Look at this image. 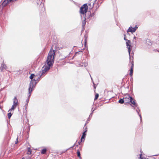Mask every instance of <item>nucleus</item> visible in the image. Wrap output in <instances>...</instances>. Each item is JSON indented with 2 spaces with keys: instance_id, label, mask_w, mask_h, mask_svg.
<instances>
[{
  "instance_id": "obj_9",
  "label": "nucleus",
  "mask_w": 159,
  "mask_h": 159,
  "mask_svg": "<svg viewBox=\"0 0 159 159\" xmlns=\"http://www.w3.org/2000/svg\"><path fill=\"white\" fill-rule=\"evenodd\" d=\"M87 130L86 129L83 133L82 136L81 138V141H82V139H84V138L85 137V136L86 135V132L87 131Z\"/></svg>"
},
{
  "instance_id": "obj_24",
  "label": "nucleus",
  "mask_w": 159,
  "mask_h": 159,
  "mask_svg": "<svg viewBox=\"0 0 159 159\" xmlns=\"http://www.w3.org/2000/svg\"><path fill=\"white\" fill-rule=\"evenodd\" d=\"M17 142H18V141H16V142L15 144H16V143H17Z\"/></svg>"
},
{
  "instance_id": "obj_12",
  "label": "nucleus",
  "mask_w": 159,
  "mask_h": 159,
  "mask_svg": "<svg viewBox=\"0 0 159 159\" xmlns=\"http://www.w3.org/2000/svg\"><path fill=\"white\" fill-rule=\"evenodd\" d=\"M35 76L33 74H32L31 75H30V78L31 79V80H33V79L34 78H35Z\"/></svg>"
},
{
  "instance_id": "obj_5",
  "label": "nucleus",
  "mask_w": 159,
  "mask_h": 159,
  "mask_svg": "<svg viewBox=\"0 0 159 159\" xmlns=\"http://www.w3.org/2000/svg\"><path fill=\"white\" fill-rule=\"evenodd\" d=\"M137 28L138 27L136 25L134 28H132L131 27H130L129 28L127 32H130L131 33H133L136 31Z\"/></svg>"
},
{
  "instance_id": "obj_6",
  "label": "nucleus",
  "mask_w": 159,
  "mask_h": 159,
  "mask_svg": "<svg viewBox=\"0 0 159 159\" xmlns=\"http://www.w3.org/2000/svg\"><path fill=\"white\" fill-rule=\"evenodd\" d=\"M18 103V100L16 97H15L13 99V105L17 106Z\"/></svg>"
},
{
  "instance_id": "obj_18",
  "label": "nucleus",
  "mask_w": 159,
  "mask_h": 159,
  "mask_svg": "<svg viewBox=\"0 0 159 159\" xmlns=\"http://www.w3.org/2000/svg\"><path fill=\"white\" fill-rule=\"evenodd\" d=\"M85 18L84 19V21H83L82 22V26H84L85 25Z\"/></svg>"
},
{
  "instance_id": "obj_21",
  "label": "nucleus",
  "mask_w": 159,
  "mask_h": 159,
  "mask_svg": "<svg viewBox=\"0 0 159 159\" xmlns=\"http://www.w3.org/2000/svg\"><path fill=\"white\" fill-rule=\"evenodd\" d=\"M126 37V35L125 34H124V39L125 40H127V39H126L125 38Z\"/></svg>"
},
{
  "instance_id": "obj_2",
  "label": "nucleus",
  "mask_w": 159,
  "mask_h": 159,
  "mask_svg": "<svg viewBox=\"0 0 159 159\" xmlns=\"http://www.w3.org/2000/svg\"><path fill=\"white\" fill-rule=\"evenodd\" d=\"M125 103H129L131 102L134 106L137 107V105L135 103V100L129 94H126L124 96Z\"/></svg>"
},
{
  "instance_id": "obj_14",
  "label": "nucleus",
  "mask_w": 159,
  "mask_h": 159,
  "mask_svg": "<svg viewBox=\"0 0 159 159\" xmlns=\"http://www.w3.org/2000/svg\"><path fill=\"white\" fill-rule=\"evenodd\" d=\"M28 92H29V96H28V99L26 100V102H27V103H28V102H29V98H30V96L31 95V93H29V91H28Z\"/></svg>"
},
{
  "instance_id": "obj_15",
  "label": "nucleus",
  "mask_w": 159,
  "mask_h": 159,
  "mask_svg": "<svg viewBox=\"0 0 159 159\" xmlns=\"http://www.w3.org/2000/svg\"><path fill=\"white\" fill-rule=\"evenodd\" d=\"M46 149H43V150H42L41 151V153L42 154H44L46 152Z\"/></svg>"
},
{
  "instance_id": "obj_17",
  "label": "nucleus",
  "mask_w": 159,
  "mask_h": 159,
  "mask_svg": "<svg viewBox=\"0 0 159 159\" xmlns=\"http://www.w3.org/2000/svg\"><path fill=\"white\" fill-rule=\"evenodd\" d=\"M98 93H96L95 95L94 100H96V99H97L98 97Z\"/></svg>"
},
{
  "instance_id": "obj_25",
  "label": "nucleus",
  "mask_w": 159,
  "mask_h": 159,
  "mask_svg": "<svg viewBox=\"0 0 159 159\" xmlns=\"http://www.w3.org/2000/svg\"><path fill=\"white\" fill-rule=\"evenodd\" d=\"M94 88L95 89V86H94Z\"/></svg>"
},
{
  "instance_id": "obj_10",
  "label": "nucleus",
  "mask_w": 159,
  "mask_h": 159,
  "mask_svg": "<svg viewBox=\"0 0 159 159\" xmlns=\"http://www.w3.org/2000/svg\"><path fill=\"white\" fill-rule=\"evenodd\" d=\"M16 106H17L13 105L11 107V108L8 111L9 112V111H10L11 112L12 111H13L14 110V109L16 108Z\"/></svg>"
},
{
  "instance_id": "obj_22",
  "label": "nucleus",
  "mask_w": 159,
  "mask_h": 159,
  "mask_svg": "<svg viewBox=\"0 0 159 159\" xmlns=\"http://www.w3.org/2000/svg\"><path fill=\"white\" fill-rule=\"evenodd\" d=\"M92 113H91V114H90V115H89V117H90V116H92Z\"/></svg>"
},
{
  "instance_id": "obj_11",
  "label": "nucleus",
  "mask_w": 159,
  "mask_h": 159,
  "mask_svg": "<svg viewBox=\"0 0 159 159\" xmlns=\"http://www.w3.org/2000/svg\"><path fill=\"white\" fill-rule=\"evenodd\" d=\"M118 102L119 103L121 104H122L125 102L124 98L123 99H120V100H119Z\"/></svg>"
},
{
  "instance_id": "obj_26",
  "label": "nucleus",
  "mask_w": 159,
  "mask_h": 159,
  "mask_svg": "<svg viewBox=\"0 0 159 159\" xmlns=\"http://www.w3.org/2000/svg\"><path fill=\"white\" fill-rule=\"evenodd\" d=\"M22 159H24V158H23Z\"/></svg>"
},
{
  "instance_id": "obj_8",
  "label": "nucleus",
  "mask_w": 159,
  "mask_h": 159,
  "mask_svg": "<svg viewBox=\"0 0 159 159\" xmlns=\"http://www.w3.org/2000/svg\"><path fill=\"white\" fill-rule=\"evenodd\" d=\"M131 69L130 71L129 74L130 75H132L133 71V67H134V64L132 62L131 63Z\"/></svg>"
},
{
  "instance_id": "obj_1",
  "label": "nucleus",
  "mask_w": 159,
  "mask_h": 159,
  "mask_svg": "<svg viewBox=\"0 0 159 159\" xmlns=\"http://www.w3.org/2000/svg\"><path fill=\"white\" fill-rule=\"evenodd\" d=\"M55 54V52L54 50H50L48 54L45 64L42 68L41 73L37 75H36L33 80H32L30 82L29 89L30 93L34 90L36 84L39 81L41 76L48 70L50 67L52 66L54 63Z\"/></svg>"
},
{
  "instance_id": "obj_23",
  "label": "nucleus",
  "mask_w": 159,
  "mask_h": 159,
  "mask_svg": "<svg viewBox=\"0 0 159 159\" xmlns=\"http://www.w3.org/2000/svg\"><path fill=\"white\" fill-rule=\"evenodd\" d=\"M136 38V37L134 36V39H135Z\"/></svg>"
},
{
  "instance_id": "obj_13",
  "label": "nucleus",
  "mask_w": 159,
  "mask_h": 159,
  "mask_svg": "<svg viewBox=\"0 0 159 159\" xmlns=\"http://www.w3.org/2000/svg\"><path fill=\"white\" fill-rule=\"evenodd\" d=\"M28 151L27 153V154L29 155L31 153V149L30 148H28Z\"/></svg>"
},
{
  "instance_id": "obj_20",
  "label": "nucleus",
  "mask_w": 159,
  "mask_h": 159,
  "mask_svg": "<svg viewBox=\"0 0 159 159\" xmlns=\"http://www.w3.org/2000/svg\"><path fill=\"white\" fill-rule=\"evenodd\" d=\"M136 111H137V112H138V114H139V116H140V119H141V115L139 114V112H138V111L137 110H136Z\"/></svg>"
},
{
  "instance_id": "obj_7",
  "label": "nucleus",
  "mask_w": 159,
  "mask_h": 159,
  "mask_svg": "<svg viewBox=\"0 0 159 159\" xmlns=\"http://www.w3.org/2000/svg\"><path fill=\"white\" fill-rule=\"evenodd\" d=\"M1 68L2 71H3L4 70H6L7 69V66L5 64L3 63V62L1 64Z\"/></svg>"
},
{
  "instance_id": "obj_3",
  "label": "nucleus",
  "mask_w": 159,
  "mask_h": 159,
  "mask_svg": "<svg viewBox=\"0 0 159 159\" xmlns=\"http://www.w3.org/2000/svg\"><path fill=\"white\" fill-rule=\"evenodd\" d=\"M88 8V7L87 4H84L80 8V13L83 14H85L87 12Z\"/></svg>"
},
{
  "instance_id": "obj_19",
  "label": "nucleus",
  "mask_w": 159,
  "mask_h": 159,
  "mask_svg": "<svg viewBox=\"0 0 159 159\" xmlns=\"http://www.w3.org/2000/svg\"><path fill=\"white\" fill-rule=\"evenodd\" d=\"M77 155H78V157H79L80 158H81L80 157V152L79 151H77Z\"/></svg>"
},
{
  "instance_id": "obj_4",
  "label": "nucleus",
  "mask_w": 159,
  "mask_h": 159,
  "mask_svg": "<svg viewBox=\"0 0 159 159\" xmlns=\"http://www.w3.org/2000/svg\"><path fill=\"white\" fill-rule=\"evenodd\" d=\"M126 46H127V48L128 49V52L129 54V55H130V52L131 51V48H130V46L131 45L129 44L130 43V40H126Z\"/></svg>"
},
{
  "instance_id": "obj_16",
  "label": "nucleus",
  "mask_w": 159,
  "mask_h": 159,
  "mask_svg": "<svg viewBox=\"0 0 159 159\" xmlns=\"http://www.w3.org/2000/svg\"><path fill=\"white\" fill-rule=\"evenodd\" d=\"M8 117L9 119H10L12 116V114L11 113H9L7 114Z\"/></svg>"
}]
</instances>
